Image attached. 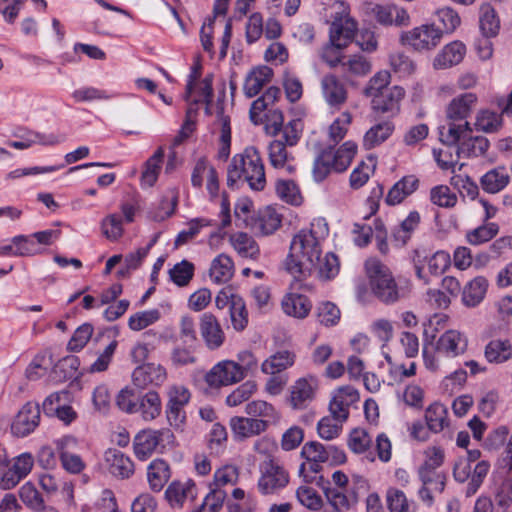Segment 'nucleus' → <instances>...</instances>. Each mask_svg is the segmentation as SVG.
I'll use <instances>...</instances> for the list:
<instances>
[{"mask_svg": "<svg viewBox=\"0 0 512 512\" xmlns=\"http://www.w3.org/2000/svg\"><path fill=\"white\" fill-rule=\"evenodd\" d=\"M328 231L324 219L318 218L313 220L309 229H302L293 237L285 264L287 271L296 279L306 278L315 270Z\"/></svg>", "mask_w": 512, "mask_h": 512, "instance_id": "nucleus-1", "label": "nucleus"}, {"mask_svg": "<svg viewBox=\"0 0 512 512\" xmlns=\"http://www.w3.org/2000/svg\"><path fill=\"white\" fill-rule=\"evenodd\" d=\"M244 179L255 191H262L266 186L265 168L260 152L249 146L242 153L233 156L227 168V186L234 188L237 182Z\"/></svg>", "mask_w": 512, "mask_h": 512, "instance_id": "nucleus-2", "label": "nucleus"}, {"mask_svg": "<svg viewBox=\"0 0 512 512\" xmlns=\"http://www.w3.org/2000/svg\"><path fill=\"white\" fill-rule=\"evenodd\" d=\"M372 294L384 304H394L403 297V289L397 284L391 269L376 257L364 264Z\"/></svg>", "mask_w": 512, "mask_h": 512, "instance_id": "nucleus-3", "label": "nucleus"}, {"mask_svg": "<svg viewBox=\"0 0 512 512\" xmlns=\"http://www.w3.org/2000/svg\"><path fill=\"white\" fill-rule=\"evenodd\" d=\"M53 354H36L26 373L29 379L35 380L49 374L53 382H64L78 376L79 360L74 354H67L54 363Z\"/></svg>", "mask_w": 512, "mask_h": 512, "instance_id": "nucleus-4", "label": "nucleus"}, {"mask_svg": "<svg viewBox=\"0 0 512 512\" xmlns=\"http://www.w3.org/2000/svg\"><path fill=\"white\" fill-rule=\"evenodd\" d=\"M443 31L434 24H424L412 30L402 32L400 42L416 51L434 49L440 44Z\"/></svg>", "mask_w": 512, "mask_h": 512, "instance_id": "nucleus-5", "label": "nucleus"}, {"mask_svg": "<svg viewBox=\"0 0 512 512\" xmlns=\"http://www.w3.org/2000/svg\"><path fill=\"white\" fill-rule=\"evenodd\" d=\"M260 471L258 489L263 495L275 494L289 483L288 471L275 459L264 461Z\"/></svg>", "mask_w": 512, "mask_h": 512, "instance_id": "nucleus-6", "label": "nucleus"}, {"mask_svg": "<svg viewBox=\"0 0 512 512\" xmlns=\"http://www.w3.org/2000/svg\"><path fill=\"white\" fill-rule=\"evenodd\" d=\"M245 377L244 369L236 362L224 360L214 365L205 375V382L211 389L240 382Z\"/></svg>", "mask_w": 512, "mask_h": 512, "instance_id": "nucleus-7", "label": "nucleus"}, {"mask_svg": "<svg viewBox=\"0 0 512 512\" xmlns=\"http://www.w3.org/2000/svg\"><path fill=\"white\" fill-rule=\"evenodd\" d=\"M318 380L309 375L297 379L289 388L288 404L293 410L306 409L315 399Z\"/></svg>", "mask_w": 512, "mask_h": 512, "instance_id": "nucleus-8", "label": "nucleus"}, {"mask_svg": "<svg viewBox=\"0 0 512 512\" xmlns=\"http://www.w3.org/2000/svg\"><path fill=\"white\" fill-rule=\"evenodd\" d=\"M320 91L330 109L340 110L347 102L348 89L335 74H326L320 81Z\"/></svg>", "mask_w": 512, "mask_h": 512, "instance_id": "nucleus-9", "label": "nucleus"}, {"mask_svg": "<svg viewBox=\"0 0 512 512\" xmlns=\"http://www.w3.org/2000/svg\"><path fill=\"white\" fill-rule=\"evenodd\" d=\"M355 32H357V22L343 8L333 18L329 28V40L343 44L346 48L354 40Z\"/></svg>", "mask_w": 512, "mask_h": 512, "instance_id": "nucleus-10", "label": "nucleus"}, {"mask_svg": "<svg viewBox=\"0 0 512 512\" xmlns=\"http://www.w3.org/2000/svg\"><path fill=\"white\" fill-rule=\"evenodd\" d=\"M39 422V404L36 402H27L15 416L11 425V431L17 437H25L36 429Z\"/></svg>", "mask_w": 512, "mask_h": 512, "instance_id": "nucleus-11", "label": "nucleus"}, {"mask_svg": "<svg viewBox=\"0 0 512 512\" xmlns=\"http://www.w3.org/2000/svg\"><path fill=\"white\" fill-rule=\"evenodd\" d=\"M167 378L165 368L158 363L144 362L137 366L132 373L133 384L141 389L149 386H160Z\"/></svg>", "mask_w": 512, "mask_h": 512, "instance_id": "nucleus-12", "label": "nucleus"}, {"mask_svg": "<svg viewBox=\"0 0 512 512\" xmlns=\"http://www.w3.org/2000/svg\"><path fill=\"white\" fill-rule=\"evenodd\" d=\"M33 464V457L29 453H23L16 457L13 465L1 477L0 487L4 490L14 488L31 472Z\"/></svg>", "mask_w": 512, "mask_h": 512, "instance_id": "nucleus-13", "label": "nucleus"}, {"mask_svg": "<svg viewBox=\"0 0 512 512\" xmlns=\"http://www.w3.org/2000/svg\"><path fill=\"white\" fill-rule=\"evenodd\" d=\"M271 128L273 129V134L279 133V139H282V143L289 147L295 146L298 143L302 130L299 119L291 120L286 125H283V114L278 110L272 112Z\"/></svg>", "mask_w": 512, "mask_h": 512, "instance_id": "nucleus-14", "label": "nucleus"}, {"mask_svg": "<svg viewBox=\"0 0 512 512\" xmlns=\"http://www.w3.org/2000/svg\"><path fill=\"white\" fill-rule=\"evenodd\" d=\"M196 497V485L191 479L174 480L165 491V498L173 508H182L186 500L194 501Z\"/></svg>", "mask_w": 512, "mask_h": 512, "instance_id": "nucleus-15", "label": "nucleus"}, {"mask_svg": "<svg viewBox=\"0 0 512 512\" xmlns=\"http://www.w3.org/2000/svg\"><path fill=\"white\" fill-rule=\"evenodd\" d=\"M200 331L208 349L216 350L223 344L225 334L217 318L212 313L206 312L202 314Z\"/></svg>", "mask_w": 512, "mask_h": 512, "instance_id": "nucleus-16", "label": "nucleus"}, {"mask_svg": "<svg viewBox=\"0 0 512 512\" xmlns=\"http://www.w3.org/2000/svg\"><path fill=\"white\" fill-rule=\"evenodd\" d=\"M405 96V90L400 86H392L386 89L372 99L371 104L373 110L380 113H390L392 115L399 112L400 102Z\"/></svg>", "mask_w": 512, "mask_h": 512, "instance_id": "nucleus-17", "label": "nucleus"}, {"mask_svg": "<svg viewBox=\"0 0 512 512\" xmlns=\"http://www.w3.org/2000/svg\"><path fill=\"white\" fill-rule=\"evenodd\" d=\"M163 431L144 429L138 432L133 441V448L139 460H146L158 447Z\"/></svg>", "mask_w": 512, "mask_h": 512, "instance_id": "nucleus-18", "label": "nucleus"}, {"mask_svg": "<svg viewBox=\"0 0 512 512\" xmlns=\"http://www.w3.org/2000/svg\"><path fill=\"white\" fill-rule=\"evenodd\" d=\"M67 395V391H61L52 393L46 397V399L43 401L44 413L46 415H56L57 418L63 421L65 424H70L73 422L77 417V413L71 406L60 404L62 397Z\"/></svg>", "mask_w": 512, "mask_h": 512, "instance_id": "nucleus-19", "label": "nucleus"}, {"mask_svg": "<svg viewBox=\"0 0 512 512\" xmlns=\"http://www.w3.org/2000/svg\"><path fill=\"white\" fill-rule=\"evenodd\" d=\"M105 460L108 464L109 472L115 477L127 479L134 473L132 460L118 449H109L105 453Z\"/></svg>", "mask_w": 512, "mask_h": 512, "instance_id": "nucleus-20", "label": "nucleus"}, {"mask_svg": "<svg viewBox=\"0 0 512 512\" xmlns=\"http://www.w3.org/2000/svg\"><path fill=\"white\" fill-rule=\"evenodd\" d=\"M419 186V180L414 175H407L397 181L388 191L385 202L394 206L403 202L408 196L414 193Z\"/></svg>", "mask_w": 512, "mask_h": 512, "instance_id": "nucleus-21", "label": "nucleus"}, {"mask_svg": "<svg viewBox=\"0 0 512 512\" xmlns=\"http://www.w3.org/2000/svg\"><path fill=\"white\" fill-rule=\"evenodd\" d=\"M281 306L286 315L298 319L307 317L312 309L310 300L297 292L287 293L281 301Z\"/></svg>", "mask_w": 512, "mask_h": 512, "instance_id": "nucleus-22", "label": "nucleus"}, {"mask_svg": "<svg viewBox=\"0 0 512 512\" xmlns=\"http://www.w3.org/2000/svg\"><path fill=\"white\" fill-rule=\"evenodd\" d=\"M230 426L235 436L240 439L258 435L267 429L266 421L252 417H233Z\"/></svg>", "mask_w": 512, "mask_h": 512, "instance_id": "nucleus-23", "label": "nucleus"}, {"mask_svg": "<svg viewBox=\"0 0 512 512\" xmlns=\"http://www.w3.org/2000/svg\"><path fill=\"white\" fill-rule=\"evenodd\" d=\"M281 215L270 206L260 210L252 223V230L256 234L270 235L281 225Z\"/></svg>", "mask_w": 512, "mask_h": 512, "instance_id": "nucleus-24", "label": "nucleus"}, {"mask_svg": "<svg viewBox=\"0 0 512 512\" xmlns=\"http://www.w3.org/2000/svg\"><path fill=\"white\" fill-rule=\"evenodd\" d=\"M476 101L477 97L474 93H464L454 98L446 109L447 120H454L461 123L466 121Z\"/></svg>", "mask_w": 512, "mask_h": 512, "instance_id": "nucleus-25", "label": "nucleus"}, {"mask_svg": "<svg viewBox=\"0 0 512 512\" xmlns=\"http://www.w3.org/2000/svg\"><path fill=\"white\" fill-rule=\"evenodd\" d=\"M273 77V70L268 66L254 68L245 78L243 90L248 98L256 96Z\"/></svg>", "mask_w": 512, "mask_h": 512, "instance_id": "nucleus-26", "label": "nucleus"}, {"mask_svg": "<svg viewBox=\"0 0 512 512\" xmlns=\"http://www.w3.org/2000/svg\"><path fill=\"white\" fill-rule=\"evenodd\" d=\"M472 132L470 123L467 121L458 122L454 120H447V124L439 128L440 140L443 144L448 146H458L461 139H465L467 134Z\"/></svg>", "mask_w": 512, "mask_h": 512, "instance_id": "nucleus-27", "label": "nucleus"}, {"mask_svg": "<svg viewBox=\"0 0 512 512\" xmlns=\"http://www.w3.org/2000/svg\"><path fill=\"white\" fill-rule=\"evenodd\" d=\"M170 477V465L163 459H154L147 467L148 484L154 492H160Z\"/></svg>", "mask_w": 512, "mask_h": 512, "instance_id": "nucleus-28", "label": "nucleus"}, {"mask_svg": "<svg viewBox=\"0 0 512 512\" xmlns=\"http://www.w3.org/2000/svg\"><path fill=\"white\" fill-rule=\"evenodd\" d=\"M465 46L460 42H452L446 45L435 57L433 66L436 69H446L459 64L465 55Z\"/></svg>", "mask_w": 512, "mask_h": 512, "instance_id": "nucleus-29", "label": "nucleus"}, {"mask_svg": "<svg viewBox=\"0 0 512 512\" xmlns=\"http://www.w3.org/2000/svg\"><path fill=\"white\" fill-rule=\"evenodd\" d=\"M161 411L162 402L156 391L150 390L137 398L136 412H139L145 421L156 419L161 414Z\"/></svg>", "mask_w": 512, "mask_h": 512, "instance_id": "nucleus-30", "label": "nucleus"}, {"mask_svg": "<svg viewBox=\"0 0 512 512\" xmlns=\"http://www.w3.org/2000/svg\"><path fill=\"white\" fill-rule=\"evenodd\" d=\"M325 150H330V161L334 167V171L341 173L350 166L357 153V145L353 141H346L337 150L331 147Z\"/></svg>", "mask_w": 512, "mask_h": 512, "instance_id": "nucleus-31", "label": "nucleus"}, {"mask_svg": "<svg viewBox=\"0 0 512 512\" xmlns=\"http://www.w3.org/2000/svg\"><path fill=\"white\" fill-rule=\"evenodd\" d=\"M233 274L234 263L228 255L220 254L213 259L209 269V276L214 283H227Z\"/></svg>", "mask_w": 512, "mask_h": 512, "instance_id": "nucleus-32", "label": "nucleus"}, {"mask_svg": "<svg viewBox=\"0 0 512 512\" xmlns=\"http://www.w3.org/2000/svg\"><path fill=\"white\" fill-rule=\"evenodd\" d=\"M488 288L487 280L478 276L469 281L462 292V301L467 307L477 306L483 299Z\"/></svg>", "mask_w": 512, "mask_h": 512, "instance_id": "nucleus-33", "label": "nucleus"}, {"mask_svg": "<svg viewBox=\"0 0 512 512\" xmlns=\"http://www.w3.org/2000/svg\"><path fill=\"white\" fill-rule=\"evenodd\" d=\"M286 145L282 143V139H275L268 146V159L270 165L275 169H285L289 173L294 171L290 164V155Z\"/></svg>", "mask_w": 512, "mask_h": 512, "instance_id": "nucleus-34", "label": "nucleus"}, {"mask_svg": "<svg viewBox=\"0 0 512 512\" xmlns=\"http://www.w3.org/2000/svg\"><path fill=\"white\" fill-rule=\"evenodd\" d=\"M509 180L510 177L506 169L497 167L485 173L480 179V184L485 192L495 194L504 189Z\"/></svg>", "mask_w": 512, "mask_h": 512, "instance_id": "nucleus-35", "label": "nucleus"}, {"mask_svg": "<svg viewBox=\"0 0 512 512\" xmlns=\"http://www.w3.org/2000/svg\"><path fill=\"white\" fill-rule=\"evenodd\" d=\"M394 131L392 122L386 121L372 126L364 135L363 146L365 149L370 150L385 140H387Z\"/></svg>", "mask_w": 512, "mask_h": 512, "instance_id": "nucleus-36", "label": "nucleus"}, {"mask_svg": "<svg viewBox=\"0 0 512 512\" xmlns=\"http://www.w3.org/2000/svg\"><path fill=\"white\" fill-rule=\"evenodd\" d=\"M479 27L486 38L495 37L500 29V20L490 4L480 7Z\"/></svg>", "mask_w": 512, "mask_h": 512, "instance_id": "nucleus-37", "label": "nucleus"}, {"mask_svg": "<svg viewBox=\"0 0 512 512\" xmlns=\"http://www.w3.org/2000/svg\"><path fill=\"white\" fill-rule=\"evenodd\" d=\"M489 141L483 136H469L457 146L458 156L463 157H478L486 153L489 148Z\"/></svg>", "mask_w": 512, "mask_h": 512, "instance_id": "nucleus-38", "label": "nucleus"}, {"mask_svg": "<svg viewBox=\"0 0 512 512\" xmlns=\"http://www.w3.org/2000/svg\"><path fill=\"white\" fill-rule=\"evenodd\" d=\"M295 362L294 354H271L261 365L263 373L285 375L283 372Z\"/></svg>", "mask_w": 512, "mask_h": 512, "instance_id": "nucleus-39", "label": "nucleus"}, {"mask_svg": "<svg viewBox=\"0 0 512 512\" xmlns=\"http://www.w3.org/2000/svg\"><path fill=\"white\" fill-rule=\"evenodd\" d=\"M447 408L438 402L431 404L425 411V419L429 430L434 433L441 432L448 426Z\"/></svg>", "mask_w": 512, "mask_h": 512, "instance_id": "nucleus-40", "label": "nucleus"}, {"mask_svg": "<svg viewBox=\"0 0 512 512\" xmlns=\"http://www.w3.org/2000/svg\"><path fill=\"white\" fill-rule=\"evenodd\" d=\"M466 349L467 339L460 332L450 330L438 339L436 352H464Z\"/></svg>", "mask_w": 512, "mask_h": 512, "instance_id": "nucleus-41", "label": "nucleus"}, {"mask_svg": "<svg viewBox=\"0 0 512 512\" xmlns=\"http://www.w3.org/2000/svg\"><path fill=\"white\" fill-rule=\"evenodd\" d=\"M245 412L252 418L262 417L261 420L276 423L280 419L279 412L270 403L263 400H255L246 405Z\"/></svg>", "mask_w": 512, "mask_h": 512, "instance_id": "nucleus-42", "label": "nucleus"}, {"mask_svg": "<svg viewBox=\"0 0 512 512\" xmlns=\"http://www.w3.org/2000/svg\"><path fill=\"white\" fill-rule=\"evenodd\" d=\"M177 202V191L174 189L168 191V193L162 197L158 208L149 212L150 219L156 222H161L171 217L175 212Z\"/></svg>", "mask_w": 512, "mask_h": 512, "instance_id": "nucleus-43", "label": "nucleus"}, {"mask_svg": "<svg viewBox=\"0 0 512 512\" xmlns=\"http://www.w3.org/2000/svg\"><path fill=\"white\" fill-rule=\"evenodd\" d=\"M323 492L328 504L323 509L325 512H343L350 509V502L344 491L328 486L323 488Z\"/></svg>", "mask_w": 512, "mask_h": 512, "instance_id": "nucleus-44", "label": "nucleus"}, {"mask_svg": "<svg viewBox=\"0 0 512 512\" xmlns=\"http://www.w3.org/2000/svg\"><path fill=\"white\" fill-rule=\"evenodd\" d=\"M230 241L234 249L242 257L255 258L259 254L257 243L247 233H235L231 235Z\"/></svg>", "mask_w": 512, "mask_h": 512, "instance_id": "nucleus-45", "label": "nucleus"}, {"mask_svg": "<svg viewBox=\"0 0 512 512\" xmlns=\"http://www.w3.org/2000/svg\"><path fill=\"white\" fill-rule=\"evenodd\" d=\"M420 223V215L417 211H412L401 222L398 228L393 232V237L396 242L401 245H406L411 238V234L418 227Z\"/></svg>", "mask_w": 512, "mask_h": 512, "instance_id": "nucleus-46", "label": "nucleus"}, {"mask_svg": "<svg viewBox=\"0 0 512 512\" xmlns=\"http://www.w3.org/2000/svg\"><path fill=\"white\" fill-rule=\"evenodd\" d=\"M164 157V150L159 147L155 153L146 161L145 170L142 173L141 181L143 185L151 187L158 179L160 164Z\"/></svg>", "mask_w": 512, "mask_h": 512, "instance_id": "nucleus-47", "label": "nucleus"}, {"mask_svg": "<svg viewBox=\"0 0 512 512\" xmlns=\"http://www.w3.org/2000/svg\"><path fill=\"white\" fill-rule=\"evenodd\" d=\"M277 196L292 205H299L302 202L301 193L298 186L292 180L279 179L275 183Z\"/></svg>", "mask_w": 512, "mask_h": 512, "instance_id": "nucleus-48", "label": "nucleus"}, {"mask_svg": "<svg viewBox=\"0 0 512 512\" xmlns=\"http://www.w3.org/2000/svg\"><path fill=\"white\" fill-rule=\"evenodd\" d=\"M194 264L188 260H182L176 263L169 270V277L171 281L179 287L187 286L194 276Z\"/></svg>", "mask_w": 512, "mask_h": 512, "instance_id": "nucleus-49", "label": "nucleus"}, {"mask_svg": "<svg viewBox=\"0 0 512 512\" xmlns=\"http://www.w3.org/2000/svg\"><path fill=\"white\" fill-rule=\"evenodd\" d=\"M230 316L235 330L242 331L248 324V312L240 296L231 295Z\"/></svg>", "mask_w": 512, "mask_h": 512, "instance_id": "nucleus-50", "label": "nucleus"}, {"mask_svg": "<svg viewBox=\"0 0 512 512\" xmlns=\"http://www.w3.org/2000/svg\"><path fill=\"white\" fill-rule=\"evenodd\" d=\"M318 276L322 280H331L336 277L340 271V261L337 255L332 252L325 254L323 259L319 258L316 262Z\"/></svg>", "mask_w": 512, "mask_h": 512, "instance_id": "nucleus-51", "label": "nucleus"}, {"mask_svg": "<svg viewBox=\"0 0 512 512\" xmlns=\"http://www.w3.org/2000/svg\"><path fill=\"white\" fill-rule=\"evenodd\" d=\"M343 44L328 41L319 51L320 59L326 63L330 68H335L343 63Z\"/></svg>", "mask_w": 512, "mask_h": 512, "instance_id": "nucleus-52", "label": "nucleus"}, {"mask_svg": "<svg viewBox=\"0 0 512 512\" xmlns=\"http://www.w3.org/2000/svg\"><path fill=\"white\" fill-rule=\"evenodd\" d=\"M391 81V75L388 71L382 70L377 72L367 83L363 90V94L366 97L372 99L383 93L384 90L389 89V83Z\"/></svg>", "mask_w": 512, "mask_h": 512, "instance_id": "nucleus-53", "label": "nucleus"}, {"mask_svg": "<svg viewBox=\"0 0 512 512\" xmlns=\"http://www.w3.org/2000/svg\"><path fill=\"white\" fill-rule=\"evenodd\" d=\"M221 121V134L219 137V148L217 152V159L226 161L230 156L231 149V127L230 118L223 113L219 115Z\"/></svg>", "mask_w": 512, "mask_h": 512, "instance_id": "nucleus-54", "label": "nucleus"}, {"mask_svg": "<svg viewBox=\"0 0 512 512\" xmlns=\"http://www.w3.org/2000/svg\"><path fill=\"white\" fill-rule=\"evenodd\" d=\"M330 150H322L315 158L312 168L313 179L320 183L324 181L329 174L334 171V167L330 161Z\"/></svg>", "mask_w": 512, "mask_h": 512, "instance_id": "nucleus-55", "label": "nucleus"}, {"mask_svg": "<svg viewBox=\"0 0 512 512\" xmlns=\"http://www.w3.org/2000/svg\"><path fill=\"white\" fill-rule=\"evenodd\" d=\"M19 496L22 502L30 509L37 512L43 511L45 509L44 500L41 494L30 482L25 483L20 488Z\"/></svg>", "mask_w": 512, "mask_h": 512, "instance_id": "nucleus-56", "label": "nucleus"}, {"mask_svg": "<svg viewBox=\"0 0 512 512\" xmlns=\"http://www.w3.org/2000/svg\"><path fill=\"white\" fill-rule=\"evenodd\" d=\"M298 501L311 511H318L323 507V500L318 492L309 486L303 485L296 490Z\"/></svg>", "mask_w": 512, "mask_h": 512, "instance_id": "nucleus-57", "label": "nucleus"}, {"mask_svg": "<svg viewBox=\"0 0 512 512\" xmlns=\"http://www.w3.org/2000/svg\"><path fill=\"white\" fill-rule=\"evenodd\" d=\"M498 230L499 228L497 224L489 223L469 231L466 234V239L471 245H481L494 238L497 235Z\"/></svg>", "mask_w": 512, "mask_h": 512, "instance_id": "nucleus-58", "label": "nucleus"}, {"mask_svg": "<svg viewBox=\"0 0 512 512\" xmlns=\"http://www.w3.org/2000/svg\"><path fill=\"white\" fill-rule=\"evenodd\" d=\"M340 316V309L332 302H322L317 307V319L319 323L326 327L336 325Z\"/></svg>", "mask_w": 512, "mask_h": 512, "instance_id": "nucleus-59", "label": "nucleus"}, {"mask_svg": "<svg viewBox=\"0 0 512 512\" xmlns=\"http://www.w3.org/2000/svg\"><path fill=\"white\" fill-rule=\"evenodd\" d=\"M502 125L501 115L489 110H483L479 112L475 126L478 130L487 133H493L498 131Z\"/></svg>", "mask_w": 512, "mask_h": 512, "instance_id": "nucleus-60", "label": "nucleus"}, {"mask_svg": "<svg viewBox=\"0 0 512 512\" xmlns=\"http://www.w3.org/2000/svg\"><path fill=\"white\" fill-rule=\"evenodd\" d=\"M257 390V384L254 381H246L238 386L226 398V404L235 407L247 401Z\"/></svg>", "mask_w": 512, "mask_h": 512, "instance_id": "nucleus-61", "label": "nucleus"}, {"mask_svg": "<svg viewBox=\"0 0 512 512\" xmlns=\"http://www.w3.org/2000/svg\"><path fill=\"white\" fill-rule=\"evenodd\" d=\"M94 328L90 323L80 325L73 333L67 344L69 351L82 350L86 344L92 339Z\"/></svg>", "mask_w": 512, "mask_h": 512, "instance_id": "nucleus-62", "label": "nucleus"}, {"mask_svg": "<svg viewBox=\"0 0 512 512\" xmlns=\"http://www.w3.org/2000/svg\"><path fill=\"white\" fill-rule=\"evenodd\" d=\"M122 223L121 217L117 214L106 216L101 222L103 235L111 241L118 240L124 233Z\"/></svg>", "mask_w": 512, "mask_h": 512, "instance_id": "nucleus-63", "label": "nucleus"}, {"mask_svg": "<svg viewBox=\"0 0 512 512\" xmlns=\"http://www.w3.org/2000/svg\"><path fill=\"white\" fill-rule=\"evenodd\" d=\"M342 423L343 421L332 416L323 417L317 425L319 436L325 440L336 438L342 429Z\"/></svg>", "mask_w": 512, "mask_h": 512, "instance_id": "nucleus-64", "label": "nucleus"}]
</instances>
